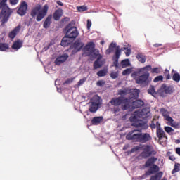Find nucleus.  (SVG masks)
Segmentation results:
<instances>
[{"label": "nucleus", "instance_id": "bf43d9fd", "mask_svg": "<svg viewBox=\"0 0 180 180\" xmlns=\"http://www.w3.org/2000/svg\"><path fill=\"white\" fill-rule=\"evenodd\" d=\"M96 57H97L96 61H101V60H102V55H101L100 53H98V55Z\"/></svg>", "mask_w": 180, "mask_h": 180}, {"label": "nucleus", "instance_id": "393cba45", "mask_svg": "<svg viewBox=\"0 0 180 180\" xmlns=\"http://www.w3.org/2000/svg\"><path fill=\"white\" fill-rule=\"evenodd\" d=\"M116 43L112 42L108 49L105 51V53L109 55L110 53H112V51H115V49H116Z\"/></svg>", "mask_w": 180, "mask_h": 180}, {"label": "nucleus", "instance_id": "e433bc0d", "mask_svg": "<svg viewBox=\"0 0 180 180\" xmlns=\"http://www.w3.org/2000/svg\"><path fill=\"white\" fill-rule=\"evenodd\" d=\"M173 81H175V82H179L180 81V75L178 72H176L172 76Z\"/></svg>", "mask_w": 180, "mask_h": 180}, {"label": "nucleus", "instance_id": "ea45409f", "mask_svg": "<svg viewBox=\"0 0 180 180\" xmlns=\"http://www.w3.org/2000/svg\"><path fill=\"white\" fill-rule=\"evenodd\" d=\"M150 70H152L151 65H146V67L143 68L141 69V72H144V71H146V72H148V71H150Z\"/></svg>", "mask_w": 180, "mask_h": 180}, {"label": "nucleus", "instance_id": "a211bd4d", "mask_svg": "<svg viewBox=\"0 0 180 180\" xmlns=\"http://www.w3.org/2000/svg\"><path fill=\"white\" fill-rule=\"evenodd\" d=\"M51 19H53L52 15H48V17L46 18L43 25V27L44 29H49V27H50V25H51Z\"/></svg>", "mask_w": 180, "mask_h": 180}, {"label": "nucleus", "instance_id": "de8ad7c7", "mask_svg": "<svg viewBox=\"0 0 180 180\" xmlns=\"http://www.w3.org/2000/svg\"><path fill=\"white\" fill-rule=\"evenodd\" d=\"M74 82V78L68 79L64 83L63 85H70Z\"/></svg>", "mask_w": 180, "mask_h": 180}, {"label": "nucleus", "instance_id": "473e14b6", "mask_svg": "<svg viewBox=\"0 0 180 180\" xmlns=\"http://www.w3.org/2000/svg\"><path fill=\"white\" fill-rule=\"evenodd\" d=\"M165 120L169 122V123H170V126H172V127H175V124H174V119L171 117V116L167 115L166 117H165Z\"/></svg>", "mask_w": 180, "mask_h": 180}, {"label": "nucleus", "instance_id": "9d476101", "mask_svg": "<svg viewBox=\"0 0 180 180\" xmlns=\"http://www.w3.org/2000/svg\"><path fill=\"white\" fill-rule=\"evenodd\" d=\"M84 43L81 42L80 40H76L74 44L70 46V49H73L72 51V54H75V53H78V51H81L84 48Z\"/></svg>", "mask_w": 180, "mask_h": 180}, {"label": "nucleus", "instance_id": "f704fd0d", "mask_svg": "<svg viewBox=\"0 0 180 180\" xmlns=\"http://www.w3.org/2000/svg\"><path fill=\"white\" fill-rule=\"evenodd\" d=\"M180 171V164L179 163H176L174 165V167L173 170L172 171V174H175L176 172H179Z\"/></svg>", "mask_w": 180, "mask_h": 180}, {"label": "nucleus", "instance_id": "ddd939ff", "mask_svg": "<svg viewBox=\"0 0 180 180\" xmlns=\"http://www.w3.org/2000/svg\"><path fill=\"white\" fill-rule=\"evenodd\" d=\"M68 60V54L65 53L59 57H58L55 60L56 65H61L63 63H65Z\"/></svg>", "mask_w": 180, "mask_h": 180}, {"label": "nucleus", "instance_id": "7c9ffc66", "mask_svg": "<svg viewBox=\"0 0 180 180\" xmlns=\"http://www.w3.org/2000/svg\"><path fill=\"white\" fill-rule=\"evenodd\" d=\"M130 98H134V99H137V98H139V90L137 89H134L131 92V95H130Z\"/></svg>", "mask_w": 180, "mask_h": 180}, {"label": "nucleus", "instance_id": "cd10ccee", "mask_svg": "<svg viewBox=\"0 0 180 180\" xmlns=\"http://www.w3.org/2000/svg\"><path fill=\"white\" fill-rule=\"evenodd\" d=\"M9 50V44L7 43H0V51H6Z\"/></svg>", "mask_w": 180, "mask_h": 180}, {"label": "nucleus", "instance_id": "6e6552de", "mask_svg": "<svg viewBox=\"0 0 180 180\" xmlns=\"http://www.w3.org/2000/svg\"><path fill=\"white\" fill-rule=\"evenodd\" d=\"M65 30V35L67 37L71 39L72 40H75L77 37H78V34H79V32H78V30L76 27L68 26L66 27Z\"/></svg>", "mask_w": 180, "mask_h": 180}, {"label": "nucleus", "instance_id": "a19ab883", "mask_svg": "<svg viewBox=\"0 0 180 180\" xmlns=\"http://www.w3.org/2000/svg\"><path fill=\"white\" fill-rule=\"evenodd\" d=\"M101 67H102V65H101V63H99V61L95 60V62L94 63V70H98V68H101Z\"/></svg>", "mask_w": 180, "mask_h": 180}, {"label": "nucleus", "instance_id": "e2e57ef3", "mask_svg": "<svg viewBox=\"0 0 180 180\" xmlns=\"http://www.w3.org/2000/svg\"><path fill=\"white\" fill-rule=\"evenodd\" d=\"M162 46V44H153L154 47H161Z\"/></svg>", "mask_w": 180, "mask_h": 180}, {"label": "nucleus", "instance_id": "423d86ee", "mask_svg": "<svg viewBox=\"0 0 180 180\" xmlns=\"http://www.w3.org/2000/svg\"><path fill=\"white\" fill-rule=\"evenodd\" d=\"M101 103V98L98 96H94L89 103V110L91 113H95L99 109V104Z\"/></svg>", "mask_w": 180, "mask_h": 180}, {"label": "nucleus", "instance_id": "c756f323", "mask_svg": "<svg viewBox=\"0 0 180 180\" xmlns=\"http://www.w3.org/2000/svg\"><path fill=\"white\" fill-rule=\"evenodd\" d=\"M160 112L161 113L162 116H163L164 119L165 117H167V116L169 115V112H168V110L164 108L160 109Z\"/></svg>", "mask_w": 180, "mask_h": 180}, {"label": "nucleus", "instance_id": "79ce46f5", "mask_svg": "<svg viewBox=\"0 0 180 180\" xmlns=\"http://www.w3.org/2000/svg\"><path fill=\"white\" fill-rule=\"evenodd\" d=\"M130 74H131V68H127L122 72V75H130Z\"/></svg>", "mask_w": 180, "mask_h": 180}, {"label": "nucleus", "instance_id": "37998d69", "mask_svg": "<svg viewBox=\"0 0 180 180\" xmlns=\"http://www.w3.org/2000/svg\"><path fill=\"white\" fill-rule=\"evenodd\" d=\"M86 82V77H84L83 79H81L77 82V86H81V85H84V84H85Z\"/></svg>", "mask_w": 180, "mask_h": 180}, {"label": "nucleus", "instance_id": "72a5a7b5", "mask_svg": "<svg viewBox=\"0 0 180 180\" xmlns=\"http://www.w3.org/2000/svg\"><path fill=\"white\" fill-rule=\"evenodd\" d=\"M122 54V50L120 49V47L118 46L115 49V58H120V56Z\"/></svg>", "mask_w": 180, "mask_h": 180}, {"label": "nucleus", "instance_id": "4be33fe9", "mask_svg": "<svg viewBox=\"0 0 180 180\" xmlns=\"http://www.w3.org/2000/svg\"><path fill=\"white\" fill-rule=\"evenodd\" d=\"M95 49V43L90 41L85 46L84 50L86 51H90V53Z\"/></svg>", "mask_w": 180, "mask_h": 180}, {"label": "nucleus", "instance_id": "aec40b11", "mask_svg": "<svg viewBox=\"0 0 180 180\" xmlns=\"http://www.w3.org/2000/svg\"><path fill=\"white\" fill-rule=\"evenodd\" d=\"M61 16H63V10L58 9L53 13V19L54 20H58L60 19Z\"/></svg>", "mask_w": 180, "mask_h": 180}, {"label": "nucleus", "instance_id": "13d9d810", "mask_svg": "<svg viewBox=\"0 0 180 180\" xmlns=\"http://www.w3.org/2000/svg\"><path fill=\"white\" fill-rule=\"evenodd\" d=\"M91 26H92V22L89 20H87V29L89 30L91 29Z\"/></svg>", "mask_w": 180, "mask_h": 180}, {"label": "nucleus", "instance_id": "2eb2a0df", "mask_svg": "<svg viewBox=\"0 0 180 180\" xmlns=\"http://www.w3.org/2000/svg\"><path fill=\"white\" fill-rule=\"evenodd\" d=\"M158 171H160V167L157 165H153V166L149 167L147 174L148 175H153V174H158Z\"/></svg>", "mask_w": 180, "mask_h": 180}, {"label": "nucleus", "instance_id": "f257e3e1", "mask_svg": "<svg viewBox=\"0 0 180 180\" xmlns=\"http://www.w3.org/2000/svg\"><path fill=\"white\" fill-rule=\"evenodd\" d=\"M130 122H131V126L136 129H134L129 132L127 136V140H132V141H136L137 143H147L153 140V137L148 133H143V130L148 129V124L146 121L139 120L137 116L130 117Z\"/></svg>", "mask_w": 180, "mask_h": 180}, {"label": "nucleus", "instance_id": "052dcab7", "mask_svg": "<svg viewBox=\"0 0 180 180\" xmlns=\"http://www.w3.org/2000/svg\"><path fill=\"white\" fill-rule=\"evenodd\" d=\"M56 4H58V5H59L60 6H64V4L60 1H56Z\"/></svg>", "mask_w": 180, "mask_h": 180}, {"label": "nucleus", "instance_id": "9b49d317", "mask_svg": "<svg viewBox=\"0 0 180 180\" xmlns=\"http://www.w3.org/2000/svg\"><path fill=\"white\" fill-rule=\"evenodd\" d=\"M149 77L150 73L145 72L143 75L139 76V78L136 79V84H146Z\"/></svg>", "mask_w": 180, "mask_h": 180}, {"label": "nucleus", "instance_id": "dca6fc26", "mask_svg": "<svg viewBox=\"0 0 180 180\" xmlns=\"http://www.w3.org/2000/svg\"><path fill=\"white\" fill-rule=\"evenodd\" d=\"M23 47V41L18 39L13 42L11 49L13 50H19V49H22Z\"/></svg>", "mask_w": 180, "mask_h": 180}, {"label": "nucleus", "instance_id": "c9c22d12", "mask_svg": "<svg viewBox=\"0 0 180 180\" xmlns=\"http://www.w3.org/2000/svg\"><path fill=\"white\" fill-rule=\"evenodd\" d=\"M106 74H108L107 70H101L97 72L98 77H105Z\"/></svg>", "mask_w": 180, "mask_h": 180}, {"label": "nucleus", "instance_id": "c03bdc74", "mask_svg": "<svg viewBox=\"0 0 180 180\" xmlns=\"http://www.w3.org/2000/svg\"><path fill=\"white\" fill-rule=\"evenodd\" d=\"M152 74H160L161 72V69L160 68H155L151 70Z\"/></svg>", "mask_w": 180, "mask_h": 180}, {"label": "nucleus", "instance_id": "39448f33", "mask_svg": "<svg viewBox=\"0 0 180 180\" xmlns=\"http://www.w3.org/2000/svg\"><path fill=\"white\" fill-rule=\"evenodd\" d=\"M140 148L143 149V151L141 153L140 156L142 158H148L151 155H155L157 152L154 150L152 146L150 145H143L142 146H136L135 148L131 149L130 153L139 151Z\"/></svg>", "mask_w": 180, "mask_h": 180}, {"label": "nucleus", "instance_id": "680f3d73", "mask_svg": "<svg viewBox=\"0 0 180 180\" xmlns=\"http://www.w3.org/2000/svg\"><path fill=\"white\" fill-rule=\"evenodd\" d=\"M176 153L178 154V155H180V148H176Z\"/></svg>", "mask_w": 180, "mask_h": 180}, {"label": "nucleus", "instance_id": "69168bd1", "mask_svg": "<svg viewBox=\"0 0 180 180\" xmlns=\"http://www.w3.org/2000/svg\"><path fill=\"white\" fill-rule=\"evenodd\" d=\"M100 44H101L102 46H103V44H105V41H101L100 42Z\"/></svg>", "mask_w": 180, "mask_h": 180}, {"label": "nucleus", "instance_id": "0e129e2a", "mask_svg": "<svg viewBox=\"0 0 180 180\" xmlns=\"http://www.w3.org/2000/svg\"><path fill=\"white\" fill-rule=\"evenodd\" d=\"M169 160H171V161H175L176 158L174 156H170Z\"/></svg>", "mask_w": 180, "mask_h": 180}, {"label": "nucleus", "instance_id": "a18cd8bd", "mask_svg": "<svg viewBox=\"0 0 180 180\" xmlns=\"http://www.w3.org/2000/svg\"><path fill=\"white\" fill-rule=\"evenodd\" d=\"M88 8L86 6H81L77 7V11L79 12H85V11H87Z\"/></svg>", "mask_w": 180, "mask_h": 180}, {"label": "nucleus", "instance_id": "4d7b16f0", "mask_svg": "<svg viewBox=\"0 0 180 180\" xmlns=\"http://www.w3.org/2000/svg\"><path fill=\"white\" fill-rule=\"evenodd\" d=\"M150 174H147V171L146 172L145 174H143L141 177V179H146V178H147V176H149Z\"/></svg>", "mask_w": 180, "mask_h": 180}, {"label": "nucleus", "instance_id": "3c124183", "mask_svg": "<svg viewBox=\"0 0 180 180\" xmlns=\"http://www.w3.org/2000/svg\"><path fill=\"white\" fill-rule=\"evenodd\" d=\"M90 53H91V54H93L94 57L99 56V51H98V49H94Z\"/></svg>", "mask_w": 180, "mask_h": 180}, {"label": "nucleus", "instance_id": "49530a36", "mask_svg": "<svg viewBox=\"0 0 180 180\" xmlns=\"http://www.w3.org/2000/svg\"><path fill=\"white\" fill-rule=\"evenodd\" d=\"M163 79H164V77H162V75H159L154 79L153 82H160V81H162Z\"/></svg>", "mask_w": 180, "mask_h": 180}, {"label": "nucleus", "instance_id": "a878e982", "mask_svg": "<svg viewBox=\"0 0 180 180\" xmlns=\"http://www.w3.org/2000/svg\"><path fill=\"white\" fill-rule=\"evenodd\" d=\"M136 58L142 64H144V63H146V56H144V54H143L142 53H137Z\"/></svg>", "mask_w": 180, "mask_h": 180}, {"label": "nucleus", "instance_id": "c85d7f7f", "mask_svg": "<svg viewBox=\"0 0 180 180\" xmlns=\"http://www.w3.org/2000/svg\"><path fill=\"white\" fill-rule=\"evenodd\" d=\"M164 130L166 131V133L169 134V136H172V134H174V131H175L172 127L168 126L165 127Z\"/></svg>", "mask_w": 180, "mask_h": 180}, {"label": "nucleus", "instance_id": "bb28decb", "mask_svg": "<svg viewBox=\"0 0 180 180\" xmlns=\"http://www.w3.org/2000/svg\"><path fill=\"white\" fill-rule=\"evenodd\" d=\"M148 94L150 95H152V96H157V91H155V89L154 88V86H150L149 89H148Z\"/></svg>", "mask_w": 180, "mask_h": 180}, {"label": "nucleus", "instance_id": "20e7f679", "mask_svg": "<svg viewBox=\"0 0 180 180\" xmlns=\"http://www.w3.org/2000/svg\"><path fill=\"white\" fill-rule=\"evenodd\" d=\"M49 12V5L45 4L41 9V6H38L32 8L30 13L32 18H36L37 22H40L44 19Z\"/></svg>", "mask_w": 180, "mask_h": 180}, {"label": "nucleus", "instance_id": "f8f14e48", "mask_svg": "<svg viewBox=\"0 0 180 180\" xmlns=\"http://www.w3.org/2000/svg\"><path fill=\"white\" fill-rule=\"evenodd\" d=\"M158 160V158L154 156L149 158L143 165L144 168H150V167L155 165V164L157 162Z\"/></svg>", "mask_w": 180, "mask_h": 180}, {"label": "nucleus", "instance_id": "58836bf2", "mask_svg": "<svg viewBox=\"0 0 180 180\" xmlns=\"http://www.w3.org/2000/svg\"><path fill=\"white\" fill-rule=\"evenodd\" d=\"M164 75L166 79H171V75H169V70H168V69L165 70Z\"/></svg>", "mask_w": 180, "mask_h": 180}, {"label": "nucleus", "instance_id": "8fccbe9b", "mask_svg": "<svg viewBox=\"0 0 180 180\" xmlns=\"http://www.w3.org/2000/svg\"><path fill=\"white\" fill-rule=\"evenodd\" d=\"M113 65L116 68H119V59L115 58L113 61Z\"/></svg>", "mask_w": 180, "mask_h": 180}, {"label": "nucleus", "instance_id": "1a4fd4ad", "mask_svg": "<svg viewBox=\"0 0 180 180\" xmlns=\"http://www.w3.org/2000/svg\"><path fill=\"white\" fill-rule=\"evenodd\" d=\"M27 2L22 1L20 2L18 9L17 10L18 15L20 16H25L27 13Z\"/></svg>", "mask_w": 180, "mask_h": 180}, {"label": "nucleus", "instance_id": "4c0bfd02", "mask_svg": "<svg viewBox=\"0 0 180 180\" xmlns=\"http://www.w3.org/2000/svg\"><path fill=\"white\" fill-rule=\"evenodd\" d=\"M122 50H125V55L126 57H129L131 54V49H129L128 47H124L122 48Z\"/></svg>", "mask_w": 180, "mask_h": 180}, {"label": "nucleus", "instance_id": "5701e85b", "mask_svg": "<svg viewBox=\"0 0 180 180\" xmlns=\"http://www.w3.org/2000/svg\"><path fill=\"white\" fill-rule=\"evenodd\" d=\"M70 39L67 35L65 34V37L62 39L60 45L63 46V47H67L70 46Z\"/></svg>", "mask_w": 180, "mask_h": 180}, {"label": "nucleus", "instance_id": "f3484780", "mask_svg": "<svg viewBox=\"0 0 180 180\" xmlns=\"http://www.w3.org/2000/svg\"><path fill=\"white\" fill-rule=\"evenodd\" d=\"M143 106H144V101L142 100H136L132 102L133 109H139L140 108H143Z\"/></svg>", "mask_w": 180, "mask_h": 180}, {"label": "nucleus", "instance_id": "f03ea898", "mask_svg": "<svg viewBox=\"0 0 180 180\" xmlns=\"http://www.w3.org/2000/svg\"><path fill=\"white\" fill-rule=\"evenodd\" d=\"M110 103L112 106H114L112 109L113 113H118L120 110L130 109V98L124 96L114 97L110 100Z\"/></svg>", "mask_w": 180, "mask_h": 180}, {"label": "nucleus", "instance_id": "b1692460", "mask_svg": "<svg viewBox=\"0 0 180 180\" xmlns=\"http://www.w3.org/2000/svg\"><path fill=\"white\" fill-rule=\"evenodd\" d=\"M162 175H164V173L162 172H159L155 175L151 176L150 180H161Z\"/></svg>", "mask_w": 180, "mask_h": 180}, {"label": "nucleus", "instance_id": "09e8293b", "mask_svg": "<svg viewBox=\"0 0 180 180\" xmlns=\"http://www.w3.org/2000/svg\"><path fill=\"white\" fill-rule=\"evenodd\" d=\"M97 86H100L102 88L105 85V81L104 80H98L96 83Z\"/></svg>", "mask_w": 180, "mask_h": 180}, {"label": "nucleus", "instance_id": "6ab92c4d", "mask_svg": "<svg viewBox=\"0 0 180 180\" xmlns=\"http://www.w3.org/2000/svg\"><path fill=\"white\" fill-rule=\"evenodd\" d=\"M161 89L165 92V94H172L174 92V87L172 86H167V85L163 84L161 87Z\"/></svg>", "mask_w": 180, "mask_h": 180}, {"label": "nucleus", "instance_id": "774afa93", "mask_svg": "<svg viewBox=\"0 0 180 180\" xmlns=\"http://www.w3.org/2000/svg\"><path fill=\"white\" fill-rule=\"evenodd\" d=\"M176 143H180V140L179 139L176 140Z\"/></svg>", "mask_w": 180, "mask_h": 180}, {"label": "nucleus", "instance_id": "864d4df0", "mask_svg": "<svg viewBox=\"0 0 180 180\" xmlns=\"http://www.w3.org/2000/svg\"><path fill=\"white\" fill-rule=\"evenodd\" d=\"M150 129H152V130H154V129H157V122H156V124H155V123H154V121H152L150 124Z\"/></svg>", "mask_w": 180, "mask_h": 180}, {"label": "nucleus", "instance_id": "6e6d98bb", "mask_svg": "<svg viewBox=\"0 0 180 180\" xmlns=\"http://www.w3.org/2000/svg\"><path fill=\"white\" fill-rule=\"evenodd\" d=\"M9 2L11 5H16L19 2V0H9Z\"/></svg>", "mask_w": 180, "mask_h": 180}, {"label": "nucleus", "instance_id": "338daca9", "mask_svg": "<svg viewBox=\"0 0 180 180\" xmlns=\"http://www.w3.org/2000/svg\"><path fill=\"white\" fill-rule=\"evenodd\" d=\"M139 116H143V111L140 112L139 113Z\"/></svg>", "mask_w": 180, "mask_h": 180}, {"label": "nucleus", "instance_id": "4468645a", "mask_svg": "<svg viewBox=\"0 0 180 180\" xmlns=\"http://www.w3.org/2000/svg\"><path fill=\"white\" fill-rule=\"evenodd\" d=\"M20 25H18L17 27H15L12 31H11L8 34V37L11 39L13 40V39H15V37H16V36L18 35V33H19V32H20Z\"/></svg>", "mask_w": 180, "mask_h": 180}, {"label": "nucleus", "instance_id": "2f4dec72", "mask_svg": "<svg viewBox=\"0 0 180 180\" xmlns=\"http://www.w3.org/2000/svg\"><path fill=\"white\" fill-rule=\"evenodd\" d=\"M121 65L122 68H126V67H129V65H130V60L129 59H124L122 60Z\"/></svg>", "mask_w": 180, "mask_h": 180}, {"label": "nucleus", "instance_id": "5fc2aeb1", "mask_svg": "<svg viewBox=\"0 0 180 180\" xmlns=\"http://www.w3.org/2000/svg\"><path fill=\"white\" fill-rule=\"evenodd\" d=\"M110 77H111V78H112V79H116V78H117V73L112 72L110 74Z\"/></svg>", "mask_w": 180, "mask_h": 180}, {"label": "nucleus", "instance_id": "603ef678", "mask_svg": "<svg viewBox=\"0 0 180 180\" xmlns=\"http://www.w3.org/2000/svg\"><path fill=\"white\" fill-rule=\"evenodd\" d=\"M118 95H121L122 96L124 95H127V91L126 90H119L118 91Z\"/></svg>", "mask_w": 180, "mask_h": 180}, {"label": "nucleus", "instance_id": "0eeeda50", "mask_svg": "<svg viewBox=\"0 0 180 180\" xmlns=\"http://www.w3.org/2000/svg\"><path fill=\"white\" fill-rule=\"evenodd\" d=\"M156 135L158 138L159 143H165L168 140V136L165 134L164 129L161 128V124L158 121H157Z\"/></svg>", "mask_w": 180, "mask_h": 180}, {"label": "nucleus", "instance_id": "7ed1b4c3", "mask_svg": "<svg viewBox=\"0 0 180 180\" xmlns=\"http://www.w3.org/2000/svg\"><path fill=\"white\" fill-rule=\"evenodd\" d=\"M8 0H0V20L1 22V26H5V23H8L11 15H12V10L9 8L6 4Z\"/></svg>", "mask_w": 180, "mask_h": 180}, {"label": "nucleus", "instance_id": "412c9836", "mask_svg": "<svg viewBox=\"0 0 180 180\" xmlns=\"http://www.w3.org/2000/svg\"><path fill=\"white\" fill-rule=\"evenodd\" d=\"M102 120H103V117H94L91 120V124L94 126H98Z\"/></svg>", "mask_w": 180, "mask_h": 180}]
</instances>
